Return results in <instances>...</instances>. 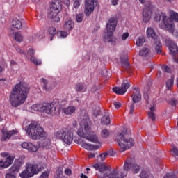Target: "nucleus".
<instances>
[{
	"mask_svg": "<svg viewBox=\"0 0 178 178\" xmlns=\"http://www.w3.org/2000/svg\"><path fill=\"white\" fill-rule=\"evenodd\" d=\"M109 136V131L108 129H103L102 131V137L103 138H106V137Z\"/></svg>",
	"mask_w": 178,
	"mask_h": 178,
	"instance_id": "nucleus-47",
	"label": "nucleus"
},
{
	"mask_svg": "<svg viewBox=\"0 0 178 178\" xmlns=\"http://www.w3.org/2000/svg\"><path fill=\"white\" fill-rule=\"evenodd\" d=\"M12 27L14 29H17V30H20V29L23 28V24H22V22L17 19H13V22L11 23Z\"/></svg>",
	"mask_w": 178,
	"mask_h": 178,
	"instance_id": "nucleus-28",
	"label": "nucleus"
},
{
	"mask_svg": "<svg viewBox=\"0 0 178 178\" xmlns=\"http://www.w3.org/2000/svg\"><path fill=\"white\" fill-rule=\"evenodd\" d=\"M5 81H6V79H0V85L3 86V84H5Z\"/></svg>",
	"mask_w": 178,
	"mask_h": 178,
	"instance_id": "nucleus-64",
	"label": "nucleus"
},
{
	"mask_svg": "<svg viewBox=\"0 0 178 178\" xmlns=\"http://www.w3.org/2000/svg\"><path fill=\"white\" fill-rule=\"evenodd\" d=\"M163 72H166V73H170L171 70H170V67H169L168 65H163L161 67Z\"/></svg>",
	"mask_w": 178,
	"mask_h": 178,
	"instance_id": "nucleus-50",
	"label": "nucleus"
},
{
	"mask_svg": "<svg viewBox=\"0 0 178 178\" xmlns=\"http://www.w3.org/2000/svg\"><path fill=\"white\" fill-rule=\"evenodd\" d=\"M144 99L147 101V104H149V102H148V99H149V95H148V93H144Z\"/></svg>",
	"mask_w": 178,
	"mask_h": 178,
	"instance_id": "nucleus-59",
	"label": "nucleus"
},
{
	"mask_svg": "<svg viewBox=\"0 0 178 178\" xmlns=\"http://www.w3.org/2000/svg\"><path fill=\"white\" fill-rule=\"evenodd\" d=\"M132 173L137 174L140 172V165L136 163H132V167L131 168Z\"/></svg>",
	"mask_w": 178,
	"mask_h": 178,
	"instance_id": "nucleus-36",
	"label": "nucleus"
},
{
	"mask_svg": "<svg viewBox=\"0 0 178 178\" xmlns=\"http://www.w3.org/2000/svg\"><path fill=\"white\" fill-rule=\"evenodd\" d=\"M74 1V8L77 9L80 6V1L81 0H73Z\"/></svg>",
	"mask_w": 178,
	"mask_h": 178,
	"instance_id": "nucleus-52",
	"label": "nucleus"
},
{
	"mask_svg": "<svg viewBox=\"0 0 178 178\" xmlns=\"http://www.w3.org/2000/svg\"><path fill=\"white\" fill-rule=\"evenodd\" d=\"M155 162L157 166H161V165H162V161H161V159H159V157L156 158Z\"/></svg>",
	"mask_w": 178,
	"mask_h": 178,
	"instance_id": "nucleus-56",
	"label": "nucleus"
},
{
	"mask_svg": "<svg viewBox=\"0 0 178 178\" xmlns=\"http://www.w3.org/2000/svg\"><path fill=\"white\" fill-rule=\"evenodd\" d=\"M44 170V166L41 164H26V170L19 174L21 178L33 177L34 175H38Z\"/></svg>",
	"mask_w": 178,
	"mask_h": 178,
	"instance_id": "nucleus-7",
	"label": "nucleus"
},
{
	"mask_svg": "<svg viewBox=\"0 0 178 178\" xmlns=\"http://www.w3.org/2000/svg\"><path fill=\"white\" fill-rule=\"evenodd\" d=\"M175 83V75H172L170 79L166 81V87L168 90H170V87Z\"/></svg>",
	"mask_w": 178,
	"mask_h": 178,
	"instance_id": "nucleus-35",
	"label": "nucleus"
},
{
	"mask_svg": "<svg viewBox=\"0 0 178 178\" xmlns=\"http://www.w3.org/2000/svg\"><path fill=\"white\" fill-rule=\"evenodd\" d=\"M98 5V0H86L85 13L86 16H91L95 6Z\"/></svg>",
	"mask_w": 178,
	"mask_h": 178,
	"instance_id": "nucleus-14",
	"label": "nucleus"
},
{
	"mask_svg": "<svg viewBox=\"0 0 178 178\" xmlns=\"http://www.w3.org/2000/svg\"><path fill=\"white\" fill-rule=\"evenodd\" d=\"M170 19H172V20H175V22H177L178 23V13L173 11V10H170Z\"/></svg>",
	"mask_w": 178,
	"mask_h": 178,
	"instance_id": "nucleus-39",
	"label": "nucleus"
},
{
	"mask_svg": "<svg viewBox=\"0 0 178 178\" xmlns=\"http://www.w3.org/2000/svg\"><path fill=\"white\" fill-rule=\"evenodd\" d=\"M1 133L3 136L1 137V141H6V140H9L10 137L17 134V131L13 130V131H8L6 128H3Z\"/></svg>",
	"mask_w": 178,
	"mask_h": 178,
	"instance_id": "nucleus-17",
	"label": "nucleus"
},
{
	"mask_svg": "<svg viewBox=\"0 0 178 178\" xmlns=\"http://www.w3.org/2000/svg\"><path fill=\"white\" fill-rule=\"evenodd\" d=\"M93 168H95L96 170H99V172H106L107 170H109V168H108V166L98 163L95 164Z\"/></svg>",
	"mask_w": 178,
	"mask_h": 178,
	"instance_id": "nucleus-25",
	"label": "nucleus"
},
{
	"mask_svg": "<svg viewBox=\"0 0 178 178\" xmlns=\"http://www.w3.org/2000/svg\"><path fill=\"white\" fill-rule=\"evenodd\" d=\"M56 138L62 140L67 145L73 143V129H62L54 134Z\"/></svg>",
	"mask_w": 178,
	"mask_h": 178,
	"instance_id": "nucleus-10",
	"label": "nucleus"
},
{
	"mask_svg": "<svg viewBox=\"0 0 178 178\" xmlns=\"http://www.w3.org/2000/svg\"><path fill=\"white\" fill-rule=\"evenodd\" d=\"M133 165V158L129 157L124 162L123 170H124V172H121L119 174L118 170L115 169L113 170L111 174L108 175L107 173L104 174L103 177H99L98 178H124L127 176V172L131 170V167Z\"/></svg>",
	"mask_w": 178,
	"mask_h": 178,
	"instance_id": "nucleus-6",
	"label": "nucleus"
},
{
	"mask_svg": "<svg viewBox=\"0 0 178 178\" xmlns=\"http://www.w3.org/2000/svg\"><path fill=\"white\" fill-rule=\"evenodd\" d=\"M168 104L172 106H176L177 104V100H176V98L172 97L168 101Z\"/></svg>",
	"mask_w": 178,
	"mask_h": 178,
	"instance_id": "nucleus-48",
	"label": "nucleus"
},
{
	"mask_svg": "<svg viewBox=\"0 0 178 178\" xmlns=\"http://www.w3.org/2000/svg\"><path fill=\"white\" fill-rule=\"evenodd\" d=\"M32 109L33 111H36V112H44V113L51 116L56 113V106L54 104V102L35 104L32 106Z\"/></svg>",
	"mask_w": 178,
	"mask_h": 178,
	"instance_id": "nucleus-9",
	"label": "nucleus"
},
{
	"mask_svg": "<svg viewBox=\"0 0 178 178\" xmlns=\"http://www.w3.org/2000/svg\"><path fill=\"white\" fill-rule=\"evenodd\" d=\"M129 88H130V81H129V79H124L122 81L121 87H114L113 88V91L115 94L123 95V94H125L126 91H127Z\"/></svg>",
	"mask_w": 178,
	"mask_h": 178,
	"instance_id": "nucleus-13",
	"label": "nucleus"
},
{
	"mask_svg": "<svg viewBox=\"0 0 178 178\" xmlns=\"http://www.w3.org/2000/svg\"><path fill=\"white\" fill-rule=\"evenodd\" d=\"M29 92H30V86L26 82H19L16 84L13 88L9 96L12 106L17 108L26 102Z\"/></svg>",
	"mask_w": 178,
	"mask_h": 178,
	"instance_id": "nucleus-1",
	"label": "nucleus"
},
{
	"mask_svg": "<svg viewBox=\"0 0 178 178\" xmlns=\"http://www.w3.org/2000/svg\"><path fill=\"white\" fill-rule=\"evenodd\" d=\"M118 155H119V153L116 152V151H114L113 149H110L108 151L102 154L95 151L89 152L88 156H118Z\"/></svg>",
	"mask_w": 178,
	"mask_h": 178,
	"instance_id": "nucleus-16",
	"label": "nucleus"
},
{
	"mask_svg": "<svg viewBox=\"0 0 178 178\" xmlns=\"http://www.w3.org/2000/svg\"><path fill=\"white\" fill-rule=\"evenodd\" d=\"M113 105L116 109L122 108V104L119 102H113Z\"/></svg>",
	"mask_w": 178,
	"mask_h": 178,
	"instance_id": "nucleus-51",
	"label": "nucleus"
},
{
	"mask_svg": "<svg viewBox=\"0 0 178 178\" xmlns=\"http://www.w3.org/2000/svg\"><path fill=\"white\" fill-rule=\"evenodd\" d=\"M63 2L67 8L70 6V0H63Z\"/></svg>",
	"mask_w": 178,
	"mask_h": 178,
	"instance_id": "nucleus-60",
	"label": "nucleus"
},
{
	"mask_svg": "<svg viewBox=\"0 0 178 178\" xmlns=\"http://www.w3.org/2000/svg\"><path fill=\"white\" fill-rule=\"evenodd\" d=\"M146 34L148 38H152L156 54L161 55L162 54V43L159 38H158V35L154 31V29L148 28Z\"/></svg>",
	"mask_w": 178,
	"mask_h": 178,
	"instance_id": "nucleus-11",
	"label": "nucleus"
},
{
	"mask_svg": "<svg viewBox=\"0 0 178 178\" xmlns=\"http://www.w3.org/2000/svg\"><path fill=\"white\" fill-rule=\"evenodd\" d=\"M121 65H122V67H124V69H129V67H130L129 60H127V58L121 59Z\"/></svg>",
	"mask_w": 178,
	"mask_h": 178,
	"instance_id": "nucleus-38",
	"label": "nucleus"
},
{
	"mask_svg": "<svg viewBox=\"0 0 178 178\" xmlns=\"http://www.w3.org/2000/svg\"><path fill=\"white\" fill-rule=\"evenodd\" d=\"M122 40H123V41H126V40H127V38H129V33H124L121 36Z\"/></svg>",
	"mask_w": 178,
	"mask_h": 178,
	"instance_id": "nucleus-53",
	"label": "nucleus"
},
{
	"mask_svg": "<svg viewBox=\"0 0 178 178\" xmlns=\"http://www.w3.org/2000/svg\"><path fill=\"white\" fill-rule=\"evenodd\" d=\"M74 27V22H73V21L72 20H68L64 24V29L67 31H70V30H73Z\"/></svg>",
	"mask_w": 178,
	"mask_h": 178,
	"instance_id": "nucleus-32",
	"label": "nucleus"
},
{
	"mask_svg": "<svg viewBox=\"0 0 178 178\" xmlns=\"http://www.w3.org/2000/svg\"><path fill=\"white\" fill-rule=\"evenodd\" d=\"M56 35V29L55 27H49L48 29V36L50 40V41H52L54 40V37Z\"/></svg>",
	"mask_w": 178,
	"mask_h": 178,
	"instance_id": "nucleus-30",
	"label": "nucleus"
},
{
	"mask_svg": "<svg viewBox=\"0 0 178 178\" xmlns=\"http://www.w3.org/2000/svg\"><path fill=\"white\" fill-rule=\"evenodd\" d=\"M163 17H167L165 13H163L159 10H157V12H156V15L154 16L155 22L159 23V22H161V19H162V22H163Z\"/></svg>",
	"mask_w": 178,
	"mask_h": 178,
	"instance_id": "nucleus-27",
	"label": "nucleus"
},
{
	"mask_svg": "<svg viewBox=\"0 0 178 178\" xmlns=\"http://www.w3.org/2000/svg\"><path fill=\"white\" fill-rule=\"evenodd\" d=\"M172 152H173V154H175V155H177V156H178V149L176 147H173Z\"/></svg>",
	"mask_w": 178,
	"mask_h": 178,
	"instance_id": "nucleus-62",
	"label": "nucleus"
},
{
	"mask_svg": "<svg viewBox=\"0 0 178 178\" xmlns=\"http://www.w3.org/2000/svg\"><path fill=\"white\" fill-rule=\"evenodd\" d=\"M101 122L103 124L108 125L111 123V118H109V115H105L102 118Z\"/></svg>",
	"mask_w": 178,
	"mask_h": 178,
	"instance_id": "nucleus-37",
	"label": "nucleus"
},
{
	"mask_svg": "<svg viewBox=\"0 0 178 178\" xmlns=\"http://www.w3.org/2000/svg\"><path fill=\"white\" fill-rule=\"evenodd\" d=\"M149 109H150V111H149L147 113L148 118H149V119H151L152 120V122H154L155 113H154V112H155V111H156V108L155 106H152L149 108Z\"/></svg>",
	"mask_w": 178,
	"mask_h": 178,
	"instance_id": "nucleus-33",
	"label": "nucleus"
},
{
	"mask_svg": "<svg viewBox=\"0 0 178 178\" xmlns=\"http://www.w3.org/2000/svg\"><path fill=\"white\" fill-rule=\"evenodd\" d=\"M54 178H65L63 177V168L62 167H58L54 175Z\"/></svg>",
	"mask_w": 178,
	"mask_h": 178,
	"instance_id": "nucleus-34",
	"label": "nucleus"
},
{
	"mask_svg": "<svg viewBox=\"0 0 178 178\" xmlns=\"http://www.w3.org/2000/svg\"><path fill=\"white\" fill-rule=\"evenodd\" d=\"M60 10H62V3L58 0H54L50 6V9L49 10L47 16L49 19H51L52 22L59 23V22H60V18L58 15Z\"/></svg>",
	"mask_w": 178,
	"mask_h": 178,
	"instance_id": "nucleus-8",
	"label": "nucleus"
},
{
	"mask_svg": "<svg viewBox=\"0 0 178 178\" xmlns=\"http://www.w3.org/2000/svg\"><path fill=\"white\" fill-rule=\"evenodd\" d=\"M132 101L133 103H131L130 105V115H133L134 112V104H137L141 101V92L139 90V89H135V92H134V95H132Z\"/></svg>",
	"mask_w": 178,
	"mask_h": 178,
	"instance_id": "nucleus-15",
	"label": "nucleus"
},
{
	"mask_svg": "<svg viewBox=\"0 0 178 178\" xmlns=\"http://www.w3.org/2000/svg\"><path fill=\"white\" fill-rule=\"evenodd\" d=\"M34 49H29L28 51V55H29V56H31V60L33 62V63H34V65H41V60H37V58H35V56H34Z\"/></svg>",
	"mask_w": 178,
	"mask_h": 178,
	"instance_id": "nucleus-22",
	"label": "nucleus"
},
{
	"mask_svg": "<svg viewBox=\"0 0 178 178\" xmlns=\"http://www.w3.org/2000/svg\"><path fill=\"white\" fill-rule=\"evenodd\" d=\"M24 157L19 158L15 161L13 166L9 169V172L5 175V178H16V175L19 173L20 168L23 166L24 163Z\"/></svg>",
	"mask_w": 178,
	"mask_h": 178,
	"instance_id": "nucleus-12",
	"label": "nucleus"
},
{
	"mask_svg": "<svg viewBox=\"0 0 178 178\" xmlns=\"http://www.w3.org/2000/svg\"><path fill=\"white\" fill-rule=\"evenodd\" d=\"M51 172H49V170H47L43 172L41 175H40V178H48L49 177V175H50Z\"/></svg>",
	"mask_w": 178,
	"mask_h": 178,
	"instance_id": "nucleus-49",
	"label": "nucleus"
},
{
	"mask_svg": "<svg viewBox=\"0 0 178 178\" xmlns=\"http://www.w3.org/2000/svg\"><path fill=\"white\" fill-rule=\"evenodd\" d=\"M168 44H170L169 46V50L171 54H172V56H175V55H177L178 54V47L177 44H175L173 41L168 40Z\"/></svg>",
	"mask_w": 178,
	"mask_h": 178,
	"instance_id": "nucleus-21",
	"label": "nucleus"
},
{
	"mask_svg": "<svg viewBox=\"0 0 178 178\" xmlns=\"http://www.w3.org/2000/svg\"><path fill=\"white\" fill-rule=\"evenodd\" d=\"M144 42H145V38H144V37H139L138 40L136 41V45L137 47H143Z\"/></svg>",
	"mask_w": 178,
	"mask_h": 178,
	"instance_id": "nucleus-44",
	"label": "nucleus"
},
{
	"mask_svg": "<svg viewBox=\"0 0 178 178\" xmlns=\"http://www.w3.org/2000/svg\"><path fill=\"white\" fill-rule=\"evenodd\" d=\"M41 83H43L44 86H43V88H44V90L46 91H49L51 89L48 87V81L44 78H42L40 79Z\"/></svg>",
	"mask_w": 178,
	"mask_h": 178,
	"instance_id": "nucleus-43",
	"label": "nucleus"
},
{
	"mask_svg": "<svg viewBox=\"0 0 178 178\" xmlns=\"http://www.w3.org/2000/svg\"><path fill=\"white\" fill-rule=\"evenodd\" d=\"M21 146L22 148L28 149V151L31 152H37V151H38V147L35 146L34 144L31 143L24 142L21 144Z\"/></svg>",
	"mask_w": 178,
	"mask_h": 178,
	"instance_id": "nucleus-20",
	"label": "nucleus"
},
{
	"mask_svg": "<svg viewBox=\"0 0 178 178\" xmlns=\"http://www.w3.org/2000/svg\"><path fill=\"white\" fill-rule=\"evenodd\" d=\"M38 148H44V149H49L51 148V139L44 138L42 143L39 144Z\"/></svg>",
	"mask_w": 178,
	"mask_h": 178,
	"instance_id": "nucleus-23",
	"label": "nucleus"
},
{
	"mask_svg": "<svg viewBox=\"0 0 178 178\" xmlns=\"http://www.w3.org/2000/svg\"><path fill=\"white\" fill-rule=\"evenodd\" d=\"M15 49L18 54H20V55H24V50L16 47Z\"/></svg>",
	"mask_w": 178,
	"mask_h": 178,
	"instance_id": "nucleus-55",
	"label": "nucleus"
},
{
	"mask_svg": "<svg viewBox=\"0 0 178 178\" xmlns=\"http://www.w3.org/2000/svg\"><path fill=\"white\" fill-rule=\"evenodd\" d=\"M82 123L84 128L78 129V136H79V137H82L83 138H86V140L91 141L92 143H99L98 136H97V135L92 134L91 121L90 120L88 115L84 116Z\"/></svg>",
	"mask_w": 178,
	"mask_h": 178,
	"instance_id": "nucleus-2",
	"label": "nucleus"
},
{
	"mask_svg": "<svg viewBox=\"0 0 178 178\" xmlns=\"http://www.w3.org/2000/svg\"><path fill=\"white\" fill-rule=\"evenodd\" d=\"M163 178H177L175 175L168 173Z\"/></svg>",
	"mask_w": 178,
	"mask_h": 178,
	"instance_id": "nucleus-54",
	"label": "nucleus"
},
{
	"mask_svg": "<svg viewBox=\"0 0 178 178\" xmlns=\"http://www.w3.org/2000/svg\"><path fill=\"white\" fill-rule=\"evenodd\" d=\"M63 112L65 115H72L76 112V107L74 106H70L67 108H63Z\"/></svg>",
	"mask_w": 178,
	"mask_h": 178,
	"instance_id": "nucleus-29",
	"label": "nucleus"
},
{
	"mask_svg": "<svg viewBox=\"0 0 178 178\" xmlns=\"http://www.w3.org/2000/svg\"><path fill=\"white\" fill-rule=\"evenodd\" d=\"M15 157L8 156L6 158L4 161H0V169H6V168H9V166L13 163Z\"/></svg>",
	"mask_w": 178,
	"mask_h": 178,
	"instance_id": "nucleus-19",
	"label": "nucleus"
},
{
	"mask_svg": "<svg viewBox=\"0 0 178 178\" xmlns=\"http://www.w3.org/2000/svg\"><path fill=\"white\" fill-rule=\"evenodd\" d=\"M143 19L144 23H148L151 20V12L148 9L143 10Z\"/></svg>",
	"mask_w": 178,
	"mask_h": 178,
	"instance_id": "nucleus-24",
	"label": "nucleus"
},
{
	"mask_svg": "<svg viewBox=\"0 0 178 178\" xmlns=\"http://www.w3.org/2000/svg\"><path fill=\"white\" fill-rule=\"evenodd\" d=\"M68 33L66 31H60V37H62L63 38H66V37H67Z\"/></svg>",
	"mask_w": 178,
	"mask_h": 178,
	"instance_id": "nucleus-57",
	"label": "nucleus"
},
{
	"mask_svg": "<svg viewBox=\"0 0 178 178\" xmlns=\"http://www.w3.org/2000/svg\"><path fill=\"white\" fill-rule=\"evenodd\" d=\"M1 156H12V155L8 152H2L1 153Z\"/></svg>",
	"mask_w": 178,
	"mask_h": 178,
	"instance_id": "nucleus-63",
	"label": "nucleus"
},
{
	"mask_svg": "<svg viewBox=\"0 0 178 178\" xmlns=\"http://www.w3.org/2000/svg\"><path fill=\"white\" fill-rule=\"evenodd\" d=\"M81 145L85 149H90L91 151H92V149L95 151V149H99V148H101V145H90L86 143H83Z\"/></svg>",
	"mask_w": 178,
	"mask_h": 178,
	"instance_id": "nucleus-26",
	"label": "nucleus"
},
{
	"mask_svg": "<svg viewBox=\"0 0 178 178\" xmlns=\"http://www.w3.org/2000/svg\"><path fill=\"white\" fill-rule=\"evenodd\" d=\"M140 178H152V176H151V174L149 173V172L143 170L140 174Z\"/></svg>",
	"mask_w": 178,
	"mask_h": 178,
	"instance_id": "nucleus-42",
	"label": "nucleus"
},
{
	"mask_svg": "<svg viewBox=\"0 0 178 178\" xmlns=\"http://www.w3.org/2000/svg\"><path fill=\"white\" fill-rule=\"evenodd\" d=\"M14 38L17 42H22L23 41V35L22 33L17 32L14 34Z\"/></svg>",
	"mask_w": 178,
	"mask_h": 178,
	"instance_id": "nucleus-40",
	"label": "nucleus"
},
{
	"mask_svg": "<svg viewBox=\"0 0 178 178\" xmlns=\"http://www.w3.org/2000/svg\"><path fill=\"white\" fill-rule=\"evenodd\" d=\"M65 175H67V176H70V175H72V170L67 168L65 170Z\"/></svg>",
	"mask_w": 178,
	"mask_h": 178,
	"instance_id": "nucleus-61",
	"label": "nucleus"
},
{
	"mask_svg": "<svg viewBox=\"0 0 178 178\" xmlns=\"http://www.w3.org/2000/svg\"><path fill=\"white\" fill-rule=\"evenodd\" d=\"M130 129H125L122 134H120L118 139V144L120 146V152H124L127 149H130L134 145L133 138H128Z\"/></svg>",
	"mask_w": 178,
	"mask_h": 178,
	"instance_id": "nucleus-5",
	"label": "nucleus"
},
{
	"mask_svg": "<svg viewBox=\"0 0 178 178\" xmlns=\"http://www.w3.org/2000/svg\"><path fill=\"white\" fill-rule=\"evenodd\" d=\"M33 40L36 41V40H40V34L36 33L33 35Z\"/></svg>",
	"mask_w": 178,
	"mask_h": 178,
	"instance_id": "nucleus-58",
	"label": "nucleus"
},
{
	"mask_svg": "<svg viewBox=\"0 0 178 178\" xmlns=\"http://www.w3.org/2000/svg\"><path fill=\"white\" fill-rule=\"evenodd\" d=\"M83 20H84V14L79 13V14L76 15V22L77 23H81V22H83Z\"/></svg>",
	"mask_w": 178,
	"mask_h": 178,
	"instance_id": "nucleus-45",
	"label": "nucleus"
},
{
	"mask_svg": "<svg viewBox=\"0 0 178 178\" xmlns=\"http://www.w3.org/2000/svg\"><path fill=\"white\" fill-rule=\"evenodd\" d=\"M163 23L169 33H175V25H173L168 17H163Z\"/></svg>",
	"mask_w": 178,
	"mask_h": 178,
	"instance_id": "nucleus-18",
	"label": "nucleus"
},
{
	"mask_svg": "<svg viewBox=\"0 0 178 178\" xmlns=\"http://www.w3.org/2000/svg\"><path fill=\"white\" fill-rule=\"evenodd\" d=\"M101 113V108L98 106H95L93 108V115L95 116H99V114Z\"/></svg>",
	"mask_w": 178,
	"mask_h": 178,
	"instance_id": "nucleus-46",
	"label": "nucleus"
},
{
	"mask_svg": "<svg viewBox=\"0 0 178 178\" xmlns=\"http://www.w3.org/2000/svg\"><path fill=\"white\" fill-rule=\"evenodd\" d=\"M75 90L77 92H83L84 91V85L81 83H79L75 86Z\"/></svg>",
	"mask_w": 178,
	"mask_h": 178,
	"instance_id": "nucleus-41",
	"label": "nucleus"
},
{
	"mask_svg": "<svg viewBox=\"0 0 178 178\" xmlns=\"http://www.w3.org/2000/svg\"><path fill=\"white\" fill-rule=\"evenodd\" d=\"M116 26H118V18L113 17L108 19L106 24V34L104 37V42L105 43L108 42L111 45H116V41L118 39L113 37V32L116 30Z\"/></svg>",
	"mask_w": 178,
	"mask_h": 178,
	"instance_id": "nucleus-3",
	"label": "nucleus"
},
{
	"mask_svg": "<svg viewBox=\"0 0 178 178\" xmlns=\"http://www.w3.org/2000/svg\"><path fill=\"white\" fill-rule=\"evenodd\" d=\"M26 133L30 136L32 140H41L47 138L48 134L41 125L37 122H31L26 129Z\"/></svg>",
	"mask_w": 178,
	"mask_h": 178,
	"instance_id": "nucleus-4",
	"label": "nucleus"
},
{
	"mask_svg": "<svg viewBox=\"0 0 178 178\" xmlns=\"http://www.w3.org/2000/svg\"><path fill=\"white\" fill-rule=\"evenodd\" d=\"M149 54H151V49L148 47H143L139 51L140 56H143L144 58H145V56H148Z\"/></svg>",
	"mask_w": 178,
	"mask_h": 178,
	"instance_id": "nucleus-31",
	"label": "nucleus"
}]
</instances>
